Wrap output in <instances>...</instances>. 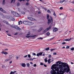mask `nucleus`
Returning <instances> with one entry per match:
<instances>
[{"mask_svg":"<svg viewBox=\"0 0 74 74\" xmlns=\"http://www.w3.org/2000/svg\"><path fill=\"white\" fill-rule=\"evenodd\" d=\"M61 61H58L57 64H54L52 65L51 69L52 70L51 71V74H63L65 71L68 73L70 71L69 66L66 63H62L61 64Z\"/></svg>","mask_w":74,"mask_h":74,"instance_id":"nucleus-1","label":"nucleus"},{"mask_svg":"<svg viewBox=\"0 0 74 74\" xmlns=\"http://www.w3.org/2000/svg\"><path fill=\"white\" fill-rule=\"evenodd\" d=\"M49 14H47V19H48V25H49L50 23L52 24L53 23V20L52 18V17L51 16H50V18L51 20L50 19H49Z\"/></svg>","mask_w":74,"mask_h":74,"instance_id":"nucleus-2","label":"nucleus"},{"mask_svg":"<svg viewBox=\"0 0 74 74\" xmlns=\"http://www.w3.org/2000/svg\"><path fill=\"white\" fill-rule=\"evenodd\" d=\"M11 13H12L13 15H14L15 16H16V17H19V16H20V15H19L18 13L12 11L11 12Z\"/></svg>","mask_w":74,"mask_h":74,"instance_id":"nucleus-3","label":"nucleus"},{"mask_svg":"<svg viewBox=\"0 0 74 74\" xmlns=\"http://www.w3.org/2000/svg\"><path fill=\"white\" fill-rule=\"evenodd\" d=\"M12 58V55H9L8 58L5 60V62H8Z\"/></svg>","mask_w":74,"mask_h":74,"instance_id":"nucleus-4","label":"nucleus"},{"mask_svg":"<svg viewBox=\"0 0 74 74\" xmlns=\"http://www.w3.org/2000/svg\"><path fill=\"white\" fill-rule=\"evenodd\" d=\"M9 20H11V21H15V18H13L11 16H7L6 17Z\"/></svg>","mask_w":74,"mask_h":74,"instance_id":"nucleus-5","label":"nucleus"},{"mask_svg":"<svg viewBox=\"0 0 74 74\" xmlns=\"http://www.w3.org/2000/svg\"><path fill=\"white\" fill-rule=\"evenodd\" d=\"M51 29V26L50 25L49 26V27L48 28H46V29L43 32L44 33H46L47 32V31H48V30H50V29Z\"/></svg>","mask_w":74,"mask_h":74,"instance_id":"nucleus-6","label":"nucleus"},{"mask_svg":"<svg viewBox=\"0 0 74 74\" xmlns=\"http://www.w3.org/2000/svg\"><path fill=\"white\" fill-rule=\"evenodd\" d=\"M27 18L28 19H29V20H30V21H34L35 20L34 18L32 17H28Z\"/></svg>","mask_w":74,"mask_h":74,"instance_id":"nucleus-7","label":"nucleus"},{"mask_svg":"<svg viewBox=\"0 0 74 74\" xmlns=\"http://www.w3.org/2000/svg\"><path fill=\"white\" fill-rule=\"evenodd\" d=\"M1 53H2V54H4V55H8V52L4 51H3L2 52H1Z\"/></svg>","mask_w":74,"mask_h":74,"instance_id":"nucleus-8","label":"nucleus"},{"mask_svg":"<svg viewBox=\"0 0 74 74\" xmlns=\"http://www.w3.org/2000/svg\"><path fill=\"white\" fill-rule=\"evenodd\" d=\"M16 30H19V31L21 30V29L20 28V27H18L17 26H16V28H15Z\"/></svg>","mask_w":74,"mask_h":74,"instance_id":"nucleus-9","label":"nucleus"},{"mask_svg":"<svg viewBox=\"0 0 74 74\" xmlns=\"http://www.w3.org/2000/svg\"><path fill=\"white\" fill-rule=\"evenodd\" d=\"M53 31L54 32H57L58 31V29L56 28L55 27H53Z\"/></svg>","mask_w":74,"mask_h":74,"instance_id":"nucleus-10","label":"nucleus"},{"mask_svg":"<svg viewBox=\"0 0 74 74\" xmlns=\"http://www.w3.org/2000/svg\"><path fill=\"white\" fill-rule=\"evenodd\" d=\"M33 24H34V23H33V22H30L28 21V25H33Z\"/></svg>","mask_w":74,"mask_h":74,"instance_id":"nucleus-11","label":"nucleus"},{"mask_svg":"<svg viewBox=\"0 0 74 74\" xmlns=\"http://www.w3.org/2000/svg\"><path fill=\"white\" fill-rule=\"evenodd\" d=\"M42 53L40 52L39 53H37L36 54V56H37L39 57L40 56H41V55H42Z\"/></svg>","mask_w":74,"mask_h":74,"instance_id":"nucleus-12","label":"nucleus"},{"mask_svg":"<svg viewBox=\"0 0 74 74\" xmlns=\"http://www.w3.org/2000/svg\"><path fill=\"white\" fill-rule=\"evenodd\" d=\"M72 39V38H71L70 39H64L63 40V41H70Z\"/></svg>","mask_w":74,"mask_h":74,"instance_id":"nucleus-13","label":"nucleus"},{"mask_svg":"<svg viewBox=\"0 0 74 74\" xmlns=\"http://www.w3.org/2000/svg\"><path fill=\"white\" fill-rule=\"evenodd\" d=\"M28 21H25L24 22H23V24H24V25H28Z\"/></svg>","mask_w":74,"mask_h":74,"instance_id":"nucleus-14","label":"nucleus"},{"mask_svg":"<svg viewBox=\"0 0 74 74\" xmlns=\"http://www.w3.org/2000/svg\"><path fill=\"white\" fill-rule=\"evenodd\" d=\"M1 67L2 69H5L6 68V66L2 64Z\"/></svg>","mask_w":74,"mask_h":74,"instance_id":"nucleus-15","label":"nucleus"},{"mask_svg":"<svg viewBox=\"0 0 74 74\" xmlns=\"http://www.w3.org/2000/svg\"><path fill=\"white\" fill-rule=\"evenodd\" d=\"M36 36H37V35H35L34 36L31 35V37H32V38H35L36 37Z\"/></svg>","mask_w":74,"mask_h":74,"instance_id":"nucleus-16","label":"nucleus"},{"mask_svg":"<svg viewBox=\"0 0 74 74\" xmlns=\"http://www.w3.org/2000/svg\"><path fill=\"white\" fill-rule=\"evenodd\" d=\"M65 1V0H61L60 1V4H62L64 1Z\"/></svg>","mask_w":74,"mask_h":74,"instance_id":"nucleus-17","label":"nucleus"},{"mask_svg":"<svg viewBox=\"0 0 74 74\" xmlns=\"http://www.w3.org/2000/svg\"><path fill=\"white\" fill-rule=\"evenodd\" d=\"M51 58H49L48 60V63L50 64L51 62L50 61H51Z\"/></svg>","mask_w":74,"mask_h":74,"instance_id":"nucleus-18","label":"nucleus"},{"mask_svg":"<svg viewBox=\"0 0 74 74\" xmlns=\"http://www.w3.org/2000/svg\"><path fill=\"white\" fill-rule=\"evenodd\" d=\"M42 27H40V29L38 30V32H41V31L42 30Z\"/></svg>","mask_w":74,"mask_h":74,"instance_id":"nucleus-19","label":"nucleus"},{"mask_svg":"<svg viewBox=\"0 0 74 74\" xmlns=\"http://www.w3.org/2000/svg\"><path fill=\"white\" fill-rule=\"evenodd\" d=\"M21 66L22 67H25V66H26V65H25V64L24 63H23L22 64Z\"/></svg>","mask_w":74,"mask_h":74,"instance_id":"nucleus-20","label":"nucleus"},{"mask_svg":"<svg viewBox=\"0 0 74 74\" xmlns=\"http://www.w3.org/2000/svg\"><path fill=\"white\" fill-rule=\"evenodd\" d=\"M11 27H13V28H15H15H16V26L12 25H11Z\"/></svg>","mask_w":74,"mask_h":74,"instance_id":"nucleus-21","label":"nucleus"},{"mask_svg":"<svg viewBox=\"0 0 74 74\" xmlns=\"http://www.w3.org/2000/svg\"><path fill=\"white\" fill-rule=\"evenodd\" d=\"M27 66L28 67H30V64L29 63H27Z\"/></svg>","mask_w":74,"mask_h":74,"instance_id":"nucleus-22","label":"nucleus"},{"mask_svg":"<svg viewBox=\"0 0 74 74\" xmlns=\"http://www.w3.org/2000/svg\"><path fill=\"white\" fill-rule=\"evenodd\" d=\"M49 49V47L46 48L45 49L46 51H48Z\"/></svg>","mask_w":74,"mask_h":74,"instance_id":"nucleus-23","label":"nucleus"},{"mask_svg":"<svg viewBox=\"0 0 74 74\" xmlns=\"http://www.w3.org/2000/svg\"><path fill=\"white\" fill-rule=\"evenodd\" d=\"M53 15L54 16H55V17H56V13H55V12H54L53 14Z\"/></svg>","mask_w":74,"mask_h":74,"instance_id":"nucleus-24","label":"nucleus"},{"mask_svg":"<svg viewBox=\"0 0 74 74\" xmlns=\"http://www.w3.org/2000/svg\"><path fill=\"white\" fill-rule=\"evenodd\" d=\"M37 39V40H40H40H42V39H43V38H42V37H40V38H38Z\"/></svg>","mask_w":74,"mask_h":74,"instance_id":"nucleus-25","label":"nucleus"},{"mask_svg":"<svg viewBox=\"0 0 74 74\" xmlns=\"http://www.w3.org/2000/svg\"><path fill=\"white\" fill-rule=\"evenodd\" d=\"M22 21H20L19 22H18V25H20L21 24H22Z\"/></svg>","mask_w":74,"mask_h":74,"instance_id":"nucleus-26","label":"nucleus"},{"mask_svg":"<svg viewBox=\"0 0 74 74\" xmlns=\"http://www.w3.org/2000/svg\"><path fill=\"white\" fill-rule=\"evenodd\" d=\"M30 32H28V33L27 34V36H30Z\"/></svg>","mask_w":74,"mask_h":74,"instance_id":"nucleus-27","label":"nucleus"},{"mask_svg":"<svg viewBox=\"0 0 74 74\" xmlns=\"http://www.w3.org/2000/svg\"><path fill=\"white\" fill-rule=\"evenodd\" d=\"M5 3V0H3V5H4V3Z\"/></svg>","mask_w":74,"mask_h":74,"instance_id":"nucleus-28","label":"nucleus"},{"mask_svg":"<svg viewBox=\"0 0 74 74\" xmlns=\"http://www.w3.org/2000/svg\"><path fill=\"white\" fill-rule=\"evenodd\" d=\"M26 37H27V38H29V37H31V35L30 36H26Z\"/></svg>","mask_w":74,"mask_h":74,"instance_id":"nucleus-29","label":"nucleus"},{"mask_svg":"<svg viewBox=\"0 0 74 74\" xmlns=\"http://www.w3.org/2000/svg\"><path fill=\"white\" fill-rule=\"evenodd\" d=\"M47 36H49V35H50V33H49V32H48L47 33Z\"/></svg>","mask_w":74,"mask_h":74,"instance_id":"nucleus-30","label":"nucleus"},{"mask_svg":"<svg viewBox=\"0 0 74 74\" xmlns=\"http://www.w3.org/2000/svg\"><path fill=\"white\" fill-rule=\"evenodd\" d=\"M54 50H55V49H51V51L52 52V51H54Z\"/></svg>","mask_w":74,"mask_h":74,"instance_id":"nucleus-31","label":"nucleus"},{"mask_svg":"<svg viewBox=\"0 0 74 74\" xmlns=\"http://www.w3.org/2000/svg\"><path fill=\"white\" fill-rule=\"evenodd\" d=\"M69 48H70V46H67L66 47V49H69Z\"/></svg>","mask_w":74,"mask_h":74,"instance_id":"nucleus-32","label":"nucleus"},{"mask_svg":"<svg viewBox=\"0 0 74 74\" xmlns=\"http://www.w3.org/2000/svg\"><path fill=\"white\" fill-rule=\"evenodd\" d=\"M0 10L2 12L3 11V9H2V8H0Z\"/></svg>","mask_w":74,"mask_h":74,"instance_id":"nucleus-33","label":"nucleus"},{"mask_svg":"<svg viewBox=\"0 0 74 74\" xmlns=\"http://www.w3.org/2000/svg\"><path fill=\"white\" fill-rule=\"evenodd\" d=\"M2 12H3V13H6L7 12H6V11H5V10H3V11H2Z\"/></svg>","mask_w":74,"mask_h":74,"instance_id":"nucleus-34","label":"nucleus"},{"mask_svg":"<svg viewBox=\"0 0 74 74\" xmlns=\"http://www.w3.org/2000/svg\"><path fill=\"white\" fill-rule=\"evenodd\" d=\"M47 12H48V13H51V11H50V10H48Z\"/></svg>","mask_w":74,"mask_h":74,"instance_id":"nucleus-35","label":"nucleus"},{"mask_svg":"<svg viewBox=\"0 0 74 74\" xmlns=\"http://www.w3.org/2000/svg\"><path fill=\"white\" fill-rule=\"evenodd\" d=\"M28 58H31V56H30V54H28Z\"/></svg>","mask_w":74,"mask_h":74,"instance_id":"nucleus-36","label":"nucleus"},{"mask_svg":"<svg viewBox=\"0 0 74 74\" xmlns=\"http://www.w3.org/2000/svg\"><path fill=\"white\" fill-rule=\"evenodd\" d=\"M20 5V3H17V6H19V5Z\"/></svg>","mask_w":74,"mask_h":74,"instance_id":"nucleus-37","label":"nucleus"},{"mask_svg":"<svg viewBox=\"0 0 74 74\" xmlns=\"http://www.w3.org/2000/svg\"><path fill=\"white\" fill-rule=\"evenodd\" d=\"M51 57H52V56H51V55H49V56H48V58H51Z\"/></svg>","mask_w":74,"mask_h":74,"instance_id":"nucleus-38","label":"nucleus"},{"mask_svg":"<svg viewBox=\"0 0 74 74\" xmlns=\"http://www.w3.org/2000/svg\"><path fill=\"white\" fill-rule=\"evenodd\" d=\"M42 8L43 9H44V10H45V11H47V9H46V8H44L43 7H42Z\"/></svg>","mask_w":74,"mask_h":74,"instance_id":"nucleus-39","label":"nucleus"},{"mask_svg":"<svg viewBox=\"0 0 74 74\" xmlns=\"http://www.w3.org/2000/svg\"><path fill=\"white\" fill-rule=\"evenodd\" d=\"M74 47H72V48H71V51H74Z\"/></svg>","mask_w":74,"mask_h":74,"instance_id":"nucleus-40","label":"nucleus"},{"mask_svg":"<svg viewBox=\"0 0 74 74\" xmlns=\"http://www.w3.org/2000/svg\"><path fill=\"white\" fill-rule=\"evenodd\" d=\"M32 55H33V56H34H34H36V53H32Z\"/></svg>","mask_w":74,"mask_h":74,"instance_id":"nucleus-41","label":"nucleus"},{"mask_svg":"<svg viewBox=\"0 0 74 74\" xmlns=\"http://www.w3.org/2000/svg\"><path fill=\"white\" fill-rule=\"evenodd\" d=\"M66 42H63L62 43V45H64V44H66Z\"/></svg>","mask_w":74,"mask_h":74,"instance_id":"nucleus-42","label":"nucleus"},{"mask_svg":"<svg viewBox=\"0 0 74 74\" xmlns=\"http://www.w3.org/2000/svg\"><path fill=\"white\" fill-rule=\"evenodd\" d=\"M27 60H33V59H32V58H30V59H27Z\"/></svg>","mask_w":74,"mask_h":74,"instance_id":"nucleus-43","label":"nucleus"},{"mask_svg":"<svg viewBox=\"0 0 74 74\" xmlns=\"http://www.w3.org/2000/svg\"><path fill=\"white\" fill-rule=\"evenodd\" d=\"M45 62H46V63H47V60L46 59H45Z\"/></svg>","mask_w":74,"mask_h":74,"instance_id":"nucleus-44","label":"nucleus"},{"mask_svg":"<svg viewBox=\"0 0 74 74\" xmlns=\"http://www.w3.org/2000/svg\"><path fill=\"white\" fill-rule=\"evenodd\" d=\"M26 5H29V3L28 2L26 3Z\"/></svg>","mask_w":74,"mask_h":74,"instance_id":"nucleus-45","label":"nucleus"},{"mask_svg":"<svg viewBox=\"0 0 74 74\" xmlns=\"http://www.w3.org/2000/svg\"><path fill=\"white\" fill-rule=\"evenodd\" d=\"M57 53H53V55H56Z\"/></svg>","mask_w":74,"mask_h":74,"instance_id":"nucleus-46","label":"nucleus"},{"mask_svg":"<svg viewBox=\"0 0 74 74\" xmlns=\"http://www.w3.org/2000/svg\"><path fill=\"white\" fill-rule=\"evenodd\" d=\"M18 34V32H17L16 33L14 34V35H17Z\"/></svg>","mask_w":74,"mask_h":74,"instance_id":"nucleus-47","label":"nucleus"},{"mask_svg":"<svg viewBox=\"0 0 74 74\" xmlns=\"http://www.w3.org/2000/svg\"><path fill=\"white\" fill-rule=\"evenodd\" d=\"M34 67H36L37 66V65H36V64H34Z\"/></svg>","mask_w":74,"mask_h":74,"instance_id":"nucleus-48","label":"nucleus"},{"mask_svg":"<svg viewBox=\"0 0 74 74\" xmlns=\"http://www.w3.org/2000/svg\"><path fill=\"white\" fill-rule=\"evenodd\" d=\"M22 13L23 14H25V13L24 12H22Z\"/></svg>","mask_w":74,"mask_h":74,"instance_id":"nucleus-49","label":"nucleus"},{"mask_svg":"<svg viewBox=\"0 0 74 74\" xmlns=\"http://www.w3.org/2000/svg\"><path fill=\"white\" fill-rule=\"evenodd\" d=\"M16 58L17 60H18V58H19V57H18V56H16Z\"/></svg>","mask_w":74,"mask_h":74,"instance_id":"nucleus-50","label":"nucleus"},{"mask_svg":"<svg viewBox=\"0 0 74 74\" xmlns=\"http://www.w3.org/2000/svg\"><path fill=\"white\" fill-rule=\"evenodd\" d=\"M60 10H62L63 9V7H61L60 8Z\"/></svg>","mask_w":74,"mask_h":74,"instance_id":"nucleus-51","label":"nucleus"},{"mask_svg":"<svg viewBox=\"0 0 74 74\" xmlns=\"http://www.w3.org/2000/svg\"><path fill=\"white\" fill-rule=\"evenodd\" d=\"M12 61H11L10 62H9V63L10 64H11V63H12Z\"/></svg>","mask_w":74,"mask_h":74,"instance_id":"nucleus-52","label":"nucleus"},{"mask_svg":"<svg viewBox=\"0 0 74 74\" xmlns=\"http://www.w3.org/2000/svg\"><path fill=\"white\" fill-rule=\"evenodd\" d=\"M54 38V37H53V38H51V39H50V40H53V38Z\"/></svg>","mask_w":74,"mask_h":74,"instance_id":"nucleus-53","label":"nucleus"},{"mask_svg":"<svg viewBox=\"0 0 74 74\" xmlns=\"http://www.w3.org/2000/svg\"><path fill=\"white\" fill-rule=\"evenodd\" d=\"M40 65H44V64L43 63H40Z\"/></svg>","mask_w":74,"mask_h":74,"instance_id":"nucleus-54","label":"nucleus"},{"mask_svg":"<svg viewBox=\"0 0 74 74\" xmlns=\"http://www.w3.org/2000/svg\"><path fill=\"white\" fill-rule=\"evenodd\" d=\"M7 35H8V36H11V35H10V34H7Z\"/></svg>","mask_w":74,"mask_h":74,"instance_id":"nucleus-55","label":"nucleus"},{"mask_svg":"<svg viewBox=\"0 0 74 74\" xmlns=\"http://www.w3.org/2000/svg\"><path fill=\"white\" fill-rule=\"evenodd\" d=\"M26 57H27V55H26L24 56V58H26Z\"/></svg>","mask_w":74,"mask_h":74,"instance_id":"nucleus-56","label":"nucleus"},{"mask_svg":"<svg viewBox=\"0 0 74 74\" xmlns=\"http://www.w3.org/2000/svg\"><path fill=\"white\" fill-rule=\"evenodd\" d=\"M38 14H41V12L40 11H39L38 12Z\"/></svg>","mask_w":74,"mask_h":74,"instance_id":"nucleus-57","label":"nucleus"},{"mask_svg":"<svg viewBox=\"0 0 74 74\" xmlns=\"http://www.w3.org/2000/svg\"><path fill=\"white\" fill-rule=\"evenodd\" d=\"M18 11H19V12H20V11H21V9H20L18 8Z\"/></svg>","mask_w":74,"mask_h":74,"instance_id":"nucleus-58","label":"nucleus"},{"mask_svg":"<svg viewBox=\"0 0 74 74\" xmlns=\"http://www.w3.org/2000/svg\"><path fill=\"white\" fill-rule=\"evenodd\" d=\"M13 1H14V0H12L11 3H12V2H13Z\"/></svg>","mask_w":74,"mask_h":74,"instance_id":"nucleus-59","label":"nucleus"},{"mask_svg":"<svg viewBox=\"0 0 74 74\" xmlns=\"http://www.w3.org/2000/svg\"><path fill=\"white\" fill-rule=\"evenodd\" d=\"M8 49H6L4 50V51H8Z\"/></svg>","mask_w":74,"mask_h":74,"instance_id":"nucleus-60","label":"nucleus"},{"mask_svg":"<svg viewBox=\"0 0 74 74\" xmlns=\"http://www.w3.org/2000/svg\"><path fill=\"white\" fill-rule=\"evenodd\" d=\"M53 62V60H52L51 61V62Z\"/></svg>","mask_w":74,"mask_h":74,"instance_id":"nucleus-61","label":"nucleus"},{"mask_svg":"<svg viewBox=\"0 0 74 74\" xmlns=\"http://www.w3.org/2000/svg\"><path fill=\"white\" fill-rule=\"evenodd\" d=\"M44 66H45V67H47V65H44Z\"/></svg>","mask_w":74,"mask_h":74,"instance_id":"nucleus-62","label":"nucleus"},{"mask_svg":"<svg viewBox=\"0 0 74 74\" xmlns=\"http://www.w3.org/2000/svg\"><path fill=\"white\" fill-rule=\"evenodd\" d=\"M15 0H14L13 3H15Z\"/></svg>","mask_w":74,"mask_h":74,"instance_id":"nucleus-63","label":"nucleus"},{"mask_svg":"<svg viewBox=\"0 0 74 74\" xmlns=\"http://www.w3.org/2000/svg\"><path fill=\"white\" fill-rule=\"evenodd\" d=\"M42 56H45V54L43 53V54Z\"/></svg>","mask_w":74,"mask_h":74,"instance_id":"nucleus-64","label":"nucleus"}]
</instances>
